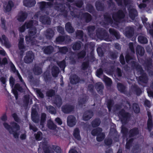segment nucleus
<instances>
[{"instance_id": "obj_24", "label": "nucleus", "mask_w": 153, "mask_h": 153, "mask_svg": "<svg viewBox=\"0 0 153 153\" xmlns=\"http://www.w3.org/2000/svg\"><path fill=\"white\" fill-rule=\"evenodd\" d=\"M109 32L110 34L115 37L116 39H119L120 38V35L119 32L113 28H110L109 29Z\"/></svg>"}, {"instance_id": "obj_14", "label": "nucleus", "mask_w": 153, "mask_h": 153, "mask_svg": "<svg viewBox=\"0 0 153 153\" xmlns=\"http://www.w3.org/2000/svg\"><path fill=\"white\" fill-rule=\"evenodd\" d=\"M81 81L84 82H85V80L83 79H81L75 74L72 75L70 78V82L72 84H76L81 83Z\"/></svg>"}, {"instance_id": "obj_40", "label": "nucleus", "mask_w": 153, "mask_h": 153, "mask_svg": "<svg viewBox=\"0 0 153 153\" xmlns=\"http://www.w3.org/2000/svg\"><path fill=\"white\" fill-rule=\"evenodd\" d=\"M102 131V129L100 127H97L92 130L91 133L93 136H96L99 135L101 133Z\"/></svg>"}, {"instance_id": "obj_4", "label": "nucleus", "mask_w": 153, "mask_h": 153, "mask_svg": "<svg viewBox=\"0 0 153 153\" xmlns=\"http://www.w3.org/2000/svg\"><path fill=\"white\" fill-rule=\"evenodd\" d=\"M121 133L122 134L123 137L124 138H127L128 134L129 138L135 137L139 134V130L137 127H134L128 131V129L125 126H122L121 129Z\"/></svg>"}, {"instance_id": "obj_7", "label": "nucleus", "mask_w": 153, "mask_h": 153, "mask_svg": "<svg viewBox=\"0 0 153 153\" xmlns=\"http://www.w3.org/2000/svg\"><path fill=\"white\" fill-rule=\"evenodd\" d=\"M56 41L59 44H68L71 42V39L70 36L67 35L59 36L56 38Z\"/></svg>"}, {"instance_id": "obj_28", "label": "nucleus", "mask_w": 153, "mask_h": 153, "mask_svg": "<svg viewBox=\"0 0 153 153\" xmlns=\"http://www.w3.org/2000/svg\"><path fill=\"white\" fill-rule=\"evenodd\" d=\"M128 13L130 18L133 20H134L135 17L138 15L137 10L134 8H132L129 10Z\"/></svg>"}, {"instance_id": "obj_45", "label": "nucleus", "mask_w": 153, "mask_h": 153, "mask_svg": "<svg viewBox=\"0 0 153 153\" xmlns=\"http://www.w3.org/2000/svg\"><path fill=\"white\" fill-rule=\"evenodd\" d=\"M56 92L54 90L51 89L48 90L46 93V96L49 98L54 97L56 95Z\"/></svg>"}, {"instance_id": "obj_43", "label": "nucleus", "mask_w": 153, "mask_h": 153, "mask_svg": "<svg viewBox=\"0 0 153 153\" xmlns=\"http://www.w3.org/2000/svg\"><path fill=\"white\" fill-rule=\"evenodd\" d=\"M15 89H13V94L15 95L16 99H17L18 98V94L17 91L16 90H17L19 91H22V88L20 87L19 85L18 84H16L15 85Z\"/></svg>"}, {"instance_id": "obj_61", "label": "nucleus", "mask_w": 153, "mask_h": 153, "mask_svg": "<svg viewBox=\"0 0 153 153\" xmlns=\"http://www.w3.org/2000/svg\"><path fill=\"white\" fill-rule=\"evenodd\" d=\"M43 77L45 80L46 82H48L50 81L51 77H50L49 74L48 72H45L43 74Z\"/></svg>"}, {"instance_id": "obj_31", "label": "nucleus", "mask_w": 153, "mask_h": 153, "mask_svg": "<svg viewBox=\"0 0 153 153\" xmlns=\"http://www.w3.org/2000/svg\"><path fill=\"white\" fill-rule=\"evenodd\" d=\"M24 38L20 37L19 40V48L20 50L23 52L26 51L27 49L23 45Z\"/></svg>"}, {"instance_id": "obj_46", "label": "nucleus", "mask_w": 153, "mask_h": 153, "mask_svg": "<svg viewBox=\"0 0 153 153\" xmlns=\"http://www.w3.org/2000/svg\"><path fill=\"white\" fill-rule=\"evenodd\" d=\"M81 42L78 41L75 42L72 45V48L74 51L79 50L81 48Z\"/></svg>"}, {"instance_id": "obj_9", "label": "nucleus", "mask_w": 153, "mask_h": 153, "mask_svg": "<svg viewBox=\"0 0 153 153\" xmlns=\"http://www.w3.org/2000/svg\"><path fill=\"white\" fill-rule=\"evenodd\" d=\"M34 22V21H33L26 22L23 25L19 28V30L21 33L24 32L26 29L31 27L33 26V23Z\"/></svg>"}, {"instance_id": "obj_41", "label": "nucleus", "mask_w": 153, "mask_h": 153, "mask_svg": "<svg viewBox=\"0 0 153 153\" xmlns=\"http://www.w3.org/2000/svg\"><path fill=\"white\" fill-rule=\"evenodd\" d=\"M13 6V4L12 1H9L7 4L4 5V8L6 12H9L11 10Z\"/></svg>"}, {"instance_id": "obj_55", "label": "nucleus", "mask_w": 153, "mask_h": 153, "mask_svg": "<svg viewBox=\"0 0 153 153\" xmlns=\"http://www.w3.org/2000/svg\"><path fill=\"white\" fill-rule=\"evenodd\" d=\"M104 81L105 84L108 86L111 85L112 83L111 79L105 75H104Z\"/></svg>"}, {"instance_id": "obj_38", "label": "nucleus", "mask_w": 153, "mask_h": 153, "mask_svg": "<svg viewBox=\"0 0 153 153\" xmlns=\"http://www.w3.org/2000/svg\"><path fill=\"white\" fill-rule=\"evenodd\" d=\"M95 29L96 27L94 25H91L87 27L88 34L89 36H93Z\"/></svg>"}, {"instance_id": "obj_23", "label": "nucleus", "mask_w": 153, "mask_h": 153, "mask_svg": "<svg viewBox=\"0 0 153 153\" xmlns=\"http://www.w3.org/2000/svg\"><path fill=\"white\" fill-rule=\"evenodd\" d=\"M109 32L110 34L115 37L116 39H119L120 38V35L119 32L113 28H110L109 29Z\"/></svg>"}, {"instance_id": "obj_13", "label": "nucleus", "mask_w": 153, "mask_h": 153, "mask_svg": "<svg viewBox=\"0 0 153 153\" xmlns=\"http://www.w3.org/2000/svg\"><path fill=\"white\" fill-rule=\"evenodd\" d=\"M134 33V29L132 26H127L125 28V34L126 36L128 38H131L133 36Z\"/></svg>"}, {"instance_id": "obj_17", "label": "nucleus", "mask_w": 153, "mask_h": 153, "mask_svg": "<svg viewBox=\"0 0 153 153\" xmlns=\"http://www.w3.org/2000/svg\"><path fill=\"white\" fill-rule=\"evenodd\" d=\"M93 114V112L91 110L85 111L82 116L83 120L85 121L88 120L92 117Z\"/></svg>"}, {"instance_id": "obj_6", "label": "nucleus", "mask_w": 153, "mask_h": 153, "mask_svg": "<svg viewBox=\"0 0 153 153\" xmlns=\"http://www.w3.org/2000/svg\"><path fill=\"white\" fill-rule=\"evenodd\" d=\"M30 28L28 32L29 35L26 36L25 40L27 42H31L33 44H35L34 38L36 36V29L35 27Z\"/></svg>"}, {"instance_id": "obj_16", "label": "nucleus", "mask_w": 153, "mask_h": 153, "mask_svg": "<svg viewBox=\"0 0 153 153\" xmlns=\"http://www.w3.org/2000/svg\"><path fill=\"white\" fill-rule=\"evenodd\" d=\"M68 125L70 127L74 126L76 124V117L73 115H69L67 118Z\"/></svg>"}, {"instance_id": "obj_22", "label": "nucleus", "mask_w": 153, "mask_h": 153, "mask_svg": "<svg viewBox=\"0 0 153 153\" xmlns=\"http://www.w3.org/2000/svg\"><path fill=\"white\" fill-rule=\"evenodd\" d=\"M82 18L84 19V22L87 23L91 22L92 19L91 15L87 12H85L83 13L81 16Z\"/></svg>"}, {"instance_id": "obj_51", "label": "nucleus", "mask_w": 153, "mask_h": 153, "mask_svg": "<svg viewBox=\"0 0 153 153\" xmlns=\"http://www.w3.org/2000/svg\"><path fill=\"white\" fill-rule=\"evenodd\" d=\"M114 103V102L112 100L110 99L108 100L107 102V106L109 112L111 111Z\"/></svg>"}, {"instance_id": "obj_53", "label": "nucleus", "mask_w": 153, "mask_h": 153, "mask_svg": "<svg viewBox=\"0 0 153 153\" xmlns=\"http://www.w3.org/2000/svg\"><path fill=\"white\" fill-rule=\"evenodd\" d=\"M57 65L59 67L62 69L63 71H64L65 68L66 66V61L65 59L58 62L57 63Z\"/></svg>"}, {"instance_id": "obj_35", "label": "nucleus", "mask_w": 153, "mask_h": 153, "mask_svg": "<svg viewBox=\"0 0 153 153\" xmlns=\"http://www.w3.org/2000/svg\"><path fill=\"white\" fill-rule=\"evenodd\" d=\"M117 87L118 90L121 93L125 94L126 91V87L121 83H118L117 84Z\"/></svg>"}, {"instance_id": "obj_63", "label": "nucleus", "mask_w": 153, "mask_h": 153, "mask_svg": "<svg viewBox=\"0 0 153 153\" xmlns=\"http://www.w3.org/2000/svg\"><path fill=\"white\" fill-rule=\"evenodd\" d=\"M89 62L88 61L83 62L82 65V69L83 70H86L88 67Z\"/></svg>"}, {"instance_id": "obj_19", "label": "nucleus", "mask_w": 153, "mask_h": 153, "mask_svg": "<svg viewBox=\"0 0 153 153\" xmlns=\"http://www.w3.org/2000/svg\"><path fill=\"white\" fill-rule=\"evenodd\" d=\"M95 6L97 10L103 11L105 9L104 4L100 0L97 1L95 3Z\"/></svg>"}, {"instance_id": "obj_62", "label": "nucleus", "mask_w": 153, "mask_h": 153, "mask_svg": "<svg viewBox=\"0 0 153 153\" xmlns=\"http://www.w3.org/2000/svg\"><path fill=\"white\" fill-rule=\"evenodd\" d=\"M105 135V134L102 132L100 134L97 136L96 140L98 142L102 141L104 138Z\"/></svg>"}, {"instance_id": "obj_48", "label": "nucleus", "mask_w": 153, "mask_h": 153, "mask_svg": "<svg viewBox=\"0 0 153 153\" xmlns=\"http://www.w3.org/2000/svg\"><path fill=\"white\" fill-rule=\"evenodd\" d=\"M138 40L139 42L142 44H146L148 42L147 38L142 35H140L138 36Z\"/></svg>"}, {"instance_id": "obj_42", "label": "nucleus", "mask_w": 153, "mask_h": 153, "mask_svg": "<svg viewBox=\"0 0 153 153\" xmlns=\"http://www.w3.org/2000/svg\"><path fill=\"white\" fill-rule=\"evenodd\" d=\"M101 123V120L99 118H96L94 119L91 123V125L93 128H96L98 127Z\"/></svg>"}, {"instance_id": "obj_44", "label": "nucleus", "mask_w": 153, "mask_h": 153, "mask_svg": "<svg viewBox=\"0 0 153 153\" xmlns=\"http://www.w3.org/2000/svg\"><path fill=\"white\" fill-rule=\"evenodd\" d=\"M134 139L133 138H130L128 140V138L126 139V148L127 149H130L132 146L133 143Z\"/></svg>"}, {"instance_id": "obj_2", "label": "nucleus", "mask_w": 153, "mask_h": 153, "mask_svg": "<svg viewBox=\"0 0 153 153\" xmlns=\"http://www.w3.org/2000/svg\"><path fill=\"white\" fill-rule=\"evenodd\" d=\"M116 110H120L118 113V116L121 122L123 124H126L130 120L131 115L130 113L126 112L125 110L122 108V104H116L115 106Z\"/></svg>"}, {"instance_id": "obj_1", "label": "nucleus", "mask_w": 153, "mask_h": 153, "mask_svg": "<svg viewBox=\"0 0 153 153\" xmlns=\"http://www.w3.org/2000/svg\"><path fill=\"white\" fill-rule=\"evenodd\" d=\"M125 14L121 9L119 10L117 12L113 13L112 14V18L114 22L111 18V15L108 12H105L103 14V17L105 21L108 24L118 26V23L120 22L121 20L125 18Z\"/></svg>"}, {"instance_id": "obj_12", "label": "nucleus", "mask_w": 153, "mask_h": 153, "mask_svg": "<svg viewBox=\"0 0 153 153\" xmlns=\"http://www.w3.org/2000/svg\"><path fill=\"white\" fill-rule=\"evenodd\" d=\"M34 54L31 51H29L26 53L24 59L25 62L27 63L31 62L34 59Z\"/></svg>"}, {"instance_id": "obj_3", "label": "nucleus", "mask_w": 153, "mask_h": 153, "mask_svg": "<svg viewBox=\"0 0 153 153\" xmlns=\"http://www.w3.org/2000/svg\"><path fill=\"white\" fill-rule=\"evenodd\" d=\"M3 125L9 133L13 135L14 138L18 139L19 138V133L17 131L20 130V127L17 123L13 122H11L10 125H9L8 123L4 122L3 123Z\"/></svg>"}, {"instance_id": "obj_64", "label": "nucleus", "mask_w": 153, "mask_h": 153, "mask_svg": "<svg viewBox=\"0 0 153 153\" xmlns=\"http://www.w3.org/2000/svg\"><path fill=\"white\" fill-rule=\"evenodd\" d=\"M133 109L134 112L136 114L140 113V108L137 104L134 103L133 104Z\"/></svg>"}, {"instance_id": "obj_8", "label": "nucleus", "mask_w": 153, "mask_h": 153, "mask_svg": "<svg viewBox=\"0 0 153 153\" xmlns=\"http://www.w3.org/2000/svg\"><path fill=\"white\" fill-rule=\"evenodd\" d=\"M75 106L74 105L66 104L62 106L61 111L64 114H68L74 111Z\"/></svg>"}, {"instance_id": "obj_60", "label": "nucleus", "mask_w": 153, "mask_h": 153, "mask_svg": "<svg viewBox=\"0 0 153 153\" xmlns=\"http://www.w3.org/2000/svg\"><path fill=\"white\" fill-rule=\"evenodd\" d=\"M1 28L4 30H6L7 28V25L6 24V21L3 18H1Z\"/></svg>"}, {"instance_id": "obj_50", "label": "nucleus", "mask_w": 153, "mask_h": 153, "mask_svg": "<svg viewBox=\"0 0 153 153\" xmlns=\"http://www.w3.org/2000/svg\"><path fill=\"white\" fill-rule=\"evenodd\" d=\"M11 68L12 69V71L14 72H15L16 73V75H17L18 76V77L20 81L23 82L24 83V84L25 85V86H26V85L23 82V80L22 79V77L21 76V75H20V74H19V72L17 70H16L15 67L14 65L12 64L11 66Z\"/></svg>"}, {"instance_id": "obj_36", "label": "nucleus", "mask_w": 153, "mask_h": 153, "mask_svg": "<svg viewBox=\"0 0 153 153\" xmlns=\"http://www.w3.org/2000/svg\"><path fill=\"white\" fill-rule=\"evenodd\" d=\"M47 126L48 129L52 130H56L57 128V126L55 124L53 121L49 120L47 122Z\"/></svg>"}, {"instance_id": "obj_32", "label": "nucleus", "mask_w": 153, "mask_h": 153, "mask_svg": "<svg viewBox=\"0 0 153 153\" xmlns=\"http://www.w3.org/2000/svg\"><path fill=\"white\" fill-rule=\"evenodd\" d=\"M65 29L69 33H73L74 31V29L72 26L71 23L69 22L66 23L65 25Z\"/></svg>"}, {"instance_id": "obj_26", "label": "nucleus", "mask_w": 153, "mask_h": 153, "mask_svg": "<svg viewBox=\"0 0 153 153\" xmlns=\"http://www.w3.org/2000/svg\"><path fill=\"white\" fill-rule=\"evenodd\" d=\"M43 52L44 53L46 54H50L54 51V48L52 46L49 45L43 47Z\"/></svg>"}, {"instance_id": "obj_59", "label": "nucleus", "mask_w": 153, "mask_h": 153, "mask_svg": "<svg viewBox=\"0 0 153 153\" xmlns=\"http://www.w3.org/2000/svg\"><path fill=\"white\" fill-rule=\"evenodd\" d=\"M86 52L85 50H82L77 54V56L79 59H82L85 56Z\"/></svg>"}, {"instance_id": "obj_57", "label": "nucleus", "mask_w": 153, "mask_h": 153, "mask_svg": "<svg viewBox=\"0 0 153 153\" xmlns=\"http://www.w3.org/2000/svg\"><path fill=\"white\" fill-rule=\"evenodd\" d=\"M48 112L51 114H55L56 112V109L52 106L50 105L47 107Z\"/></svg>"}, {"instance_id": "obj_10", "label": "nucleus", "mask_w": 153, "mask_h": 153, "mask_svg": "<svg viewBox=\"0 0 153 153\" xmlns=\"http://www.w3.org/2000/svg\"><path fill=\"white\" fill-rule=\"evenodd\" d=\"M139 73L140 76L138 77V81L141 83L146 84L148 81V77L146 73L145 72L143 69L142 71H140Z\"/></svg>"}, {"instance_id": "obj_5", "label": "nucleus", "mask_w": 153, "mask_h": 153, "mask_svg": "<svg viewBox=\"0 0 153 153\" xmlns=\"http://www.w3.org/2000/svg\"><path fill=\"white\" fill-rule=\"evenodd\" d=\"M96 35L99 39H103L107 42L111 41L106 31L103 28H100L96 30Z\"/></svg>"}, {"instance_id": "obj_11", "label": "nucleus", "mask_w": 153, "mask_h": 153, "mask_svg": "<svg viewBox=\"0 0 153 153\" xmlns=\"http://www.w3.org/2000/svg\"><path fill=\"white\" fill-rule=\"evenodd\" d=\"M53 104L56 107L60 108L62 104V100L61 97L57 94L54 97L52 101Z\"/></svg>"}, {"instance_id": "obj_25", "label": "nucleus", "mask_w": 153, "mask_h": 153, "mask_svg": "<svg viewBox=\"0 0 153 153\" xmlns=\"http://www.w3.org/2000/svg\"><path fill=\"white\" fill-rule=\"evenodd\" d=\"M53 1H49L46 2L45 1H42L39 2V4L40 5V7L41 9H44L48 7H51L53 5Z\"/></svg>"}, {"instance_id": "obj_20", "label": "nucleus", "mask_w": 153, "mask_h": 153, "mask_svg": "<svg viewBox=\"0 0 153 153\" xmlns=\"http://www.w3.org/2000/svg\"><path fill=\"white\" fill-rule=\"evenodd\" d=\"M54 34V31L51 28H48L45 32V35L47 39H51Z\"/></svg>"}, {"instance_id": "obj_54", "label": "nucleus", "mask_w": 153, "mask_h": 153, "mask_svg": "<svg viewBox=\"0 0 153 153\" xmlns=\"http://www.w3.org/2000/svg\"><path fill=\"white\" fill-rule=\"evenodd\" d=\"M55 9L60 12L62 9L65 7V6L61 3H56L55 4Z\"/></svg>"}, {"instance_id": "obj_39", "label": "nucleus", "mask_w": 153, "mask_h": 153, "mask_svg": "<svg viewBox=\"0 0 153 153\" xmlns=\"http://www.w3.org/2000/svg\"><path fill=\"white\" fill-rule=\"evenodd\" d=\"M86 9L88 12L91 14H93L96 12L95 8L93 5L90 4H86Z\"/></svg>"}, {"instance_id": "obj_27", "label": "nucleus", "mask_w": 153, "mask_h": 153, "mask_svg": "<svg viewBox=\"0 0 153 153\" xmlns=\"http://www.w3.org/2000/svg\"><path fill=\"white\" fill-rule=\"evenodd\" d=\"M60 72L59 68L56 66H53L51 68V73L53 77H57Z\"/></svg>"}, {"instance_id": "obj_33", "label": "nucleus", "mask_w": 153, "mask_h": 153, "mask_svg": "<svg viewBox=\"0 0 153 153\" xmlns=\"http://www.w3.org/2000/svg\"><path fill=\"white\" fill-rule=\"evenodd\" d=\"M73 135L74 138L78 141L81 140V137L80 134V130L78 128H76L74 130Z\"/></svg>"}, {"instance_id": "obj_56", "label": "nucleus", "mask_w": 153, "mask_h": 153, "mask_svg": "<svg viewBox=\"0 0 153 153\" xmlns=\"http://www.w3.org/2000/svg\"><path fill=\"white\" fill-rule=\"evenodd\" d=\"M147 127L149 131L150 132L153 127V122L152 120H147Z\"/></svg>"}, {"instance_id": "obj_49", "label": "nucleus", "mask_w": 153, "mask_h": 153, "mask_svg": "<svg viewBox=\"0 0 153 153\" xmlns=\"http://www.w3.org/2000/svg\"><path fill=\"white\" fill-rule=\"evenodd\" d=\"M132 89L137 96H140L142 93V91L141 89L137 85H134L133 86Z\"/></svg>"}, {"instance_id": "obj_15", "label": "nucleus", "mask_w": 153, "mask_h": 153, "mask_svg": "<svg viewBox=\"0 0 153 153\" xmlns=\"http://www.w3.org/2000/svg\"><path fill=\"white\" fill-rule=\"evenodd\" d=\"M39 21L42 24L44 25H50L51 22L50 18L45 15L40 16Z\"/></svg>"}, {"instance_id": "obj_29", "label": "nucleus", "mask_w": 153, "mask_h": 153, "mask_svg": "<svg viewBox=\"0 0 153 153\" xmlns=\"http://www.w3.org/2000/svg\"><path fill=\"white\" fill-rule=\"evenodd\" d=\"M95 86L98 93L100 94H102L104 89V86L102 84L101 82H98L95 84Z\"/></svg>"}, {"instance_id": "obj_18", "label": "nucleus", "mask_w": 153, "mask_h": 153, "mask_svg": "<svg viewBox=\"0 0 153 153\" xmlns=\"http://www.w3.org/2000/svg\"><path fill=\"white\" fill-rule=\"evenodd\" d=\"M0 42L2 45H4L7 48H9L11 46L8 39L4 35H2L1 36H0Z\"/></svg>"}, {"instance_id": "obj_34", "label": "nucleus", "mask_w": 153, "mask_h": 153, "mask_svg": "<svg viewBox=\"0 0 153 153\" xmlns=\"http://www.w3.org/2000/svg\"><path fill=\"white\" fill-rule=\"evenodd\" d=\"M36 3L35 0H24V5L26 7H31L34 6Z\"/></svg>"}, {"instance_id": "obj_37", "label": "nucleus", "mask_w": 153, "mask_h": 153, "mask_svg": "<svg viewBox=\"0 0 153 153\" xmlns=\"http://www.w3.org/2000/svg\"><path fill=\"white\" fill-rule=\"evenodd\" d=\"M152 59L151 58H149L146 59L144 62V65L147 69H149L151 68V67L152 65Z\"/></svg>"}, {"instance_id": "obj_47", "label": "nucleus", "mask_w": 153, "mask_h": 153, "mask_svg": "<svg viewBox=\"0 0 153 153\" xmlns=\"http://www.w3.org/2000/svg\"><path fill=\"white\" fill-rule=\"evenodd\" d=\"M84 33L82 30H77L76 32V37L78 39L81 40L82 41H84L83 36Z\"/></svg>"}, {"instance_id": "obj_21", "label": "nucleus", "mask_w": 153, "mask_h": 153, "mask_svg": "<svg viewBox=\"0 0 153 153\" xmlns=\"http://www.w3.org/2000/svg\"><path fill=\"white\" fill-rule=\"evenodd\" d=\"M131 67L133 69H136L138 73L143 70V68L142 66L137 62L134 61H131Z\"/></svg>"}, {"instance_id": "obj_52", "label": "nucleus", "mask_w": 153, "mask_h": 153, "mask_svg": "<svg viewBox=\"0 0 153 153\" xmlns=\"http://www.w3.org/2000/svg\"><path fill=\"white\" fill-rule=\"evenodd\" d=\"M46 114L45 113H42L40 121V125L43 127L46 120Z\"/></svg>"}, {"instance_id": "obj_58", "label": "nucleus", "mask_w": 153, "mask_h": 153, "mask_svg": "<svg viewBox=\"0 0 153 153\" xmlns=\"http://www.w3.org/2000/svg\"><path fill=\"white\" fill-rule=\"evenodd\" d=\"M58 49L59 52L63 54H65L68 51V48L66 46L60 47Z\"/></svg>"}, {"instance_id": "obj_30", "label": "nucleus", "mask_w": 153, "mask_h": 153, "mask_svg": "<svg viewBox=\"0 0 153 153\" xmlns=\"http://www.w3.org/2000/svg\"><path fill=\"white\" fill-rule=\"evenodd\" d=\"M27 14L25 12H21L18 14L17 17V19L19 22H23L26 19Z\"/></svg>"}]
</instances>
